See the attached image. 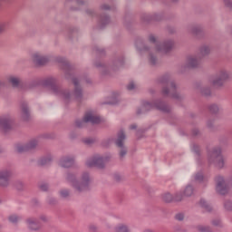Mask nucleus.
<instances>
[{
    "label": "nucleus",
    "mask_w": 232,
    "mask_h": 232,
    "mask_svg": "<svg viewBox=\"0 0 232 232\" xmlns=\"http://www.w3.org/2000/svg\"><path fill=\"white\" fill-rule=\"evenodd\" d=\"M56 61L62 64L63 70L65 72V78L72 79L74 85V92L73 94L70 93L68 89H63V87L57 85V79L53 77L45 78L42 84L45 88H48L56 95L57 97H61L64 101V102H70L75 99L78 102L82 101V89L81 88V83L86 82L87 84H92V79L88 76L75 78L73 74V67L70 65V63L64 57H57Z\"/></svg>",
    "instance_id": "nucleus-1"
},
{
    "label": "nucleus",
    "mask_w": 232,
    "mask_h": 232,
    "mask_svg": "<svg viewBox=\"0 0 232 232\" xmlns=\"http://www.w3.org/2000/svg\"><path fill=\"white\" fill-rule=\"evenodd\" d=\"M149 41L156 47L155 49L144 44V41L141 38L136 39L135 46L140 55H144V53H148L149 63L152 66H155V64H157V55L155 54V52H160V53H169V52L173 50V46L175 44V42H173V40L171 39L165 40L162 43L159 44L157 42V38L153 34H150L149 36Z\"/></svg>",
    "instance_id": "nucleus-2"
},
{
    "label": "nucleus",
    "mask_w": 232,
    "mask_h": 232,
    "mask_svg": "<svg viewBox=\"0 0 232 232\" xmlns=\"http://www.w3.org/2000/svg\"><path fill=\"white\" fill-rule=\"evenodd\" d=\"M65 180L75 189L78 193H84L90 189V185L92 184V176L88 172H82L77 179V173L67 172L65 175Z\"/></svg>",
    "instance_id": "nucleus-3"
},
{
    "label": "nucleus",
    "mask_w": 232,
    "mask_h": 232,
    "mask_svg": "<svg viewBox=\"0 0 232 232\" xmlns=\"http://www.w3.org/2000/svg\"><path fill=\"white\" fill-rule=\"evenodd\" d=\"M158 82L159 84H162V94L166 97H171V99H175L176 101H182V99H184V96L179 94L177 91V84H175V82L171 81L169 74L160 76L158 79Z\"/></svg>",
    "instance_id": "nucleus-4"
},
{
    "label": "nucleus",
    "mask_w": 232,
    "mask_h": 232,
    "mask_svg": "<svg viewBox=\"0 0 232 232\" xmlns=\"http://www.w3.org/2000/svg\"><path fill=\"white\" fill-rule=\"evenodd\" d=\"M94 66L98 68L99 72H101L102 75H108L111 72V70H119V68H122L124 66V56H119L116 57L111 66L108 65L107 63H104L102 62H96L94 63Z\"/></svg>",
    "instance_id": "nucleus-5"
},
{
    "label": "nucleus",
    "mask_w": 232,
    "mask_h": 232,
    "mask_svg": "<svg viewBox=\"0 0 232 232\" xmlns=\"http://www.w3.org/2000/svg\"><path fill=\"white\" fill-rule=\"evenodd\" d=\"M160 110V111H163L164 113H169L171 111V107L168 106V104L164 103L162 100H156L153 102H144L142 103L141 110H138V113H144L145 111H150V110Z\"/></svg>",
    "instance_id": "nucleus-6"
},
{
    "label": "nucleus",
    "mask_w": 232,
    "mask_h": 232,
    "mask_svg": "<svg viewBox=\"0 0 232 232\" xmlns=\"http://www.w3.org/2000/svg\"><path fill=\"white\" fill-rule=\"evenodd\" d=\"M209 52H211V49L208 45H203L199 49V54L197 55H191L187 58L186 61V68H197L200 64V58L205 57V55H209Z\"/></svg>",
    "instance_id": "nucleus-7"
},
{
    "label": "nucleus",
    "mask_w": 232,
    "mask_h": 232,
    "mask_svg": "<svg viewBox=\"0 0 232 232\" xmlns=\"http://www.w3.org/2000/svg\"><path fill=\"white\" fill-rule=\"evenodd\" d=\"M208 160L209 164H215L217 168L222 169L224 168V158L222 157V150L218 147L213 148L208 153Z\"/></svg>",
    "instance_id": "nucleus-8"
},
{
    "label": "nucleus",
    "mask_w": 232,
    "mask_h": 232,
    "mask_svg": "<svg viewBox=\"0 0 232 232\" xmlns=\"http://www.w3.org/2000/svg\"><path fill=\"white\" fill-rule=\"evenodd\" d=\"M87 122H90L91 124H99L101 122V117H99V115L95 114L93 111H88L83 116V119L77 120L75 124L77 128H84Z\"/></svg>",
    "instance_id": "nucleus-9"
},
{
    "label": "nucleus",
    "mask_w": 232,
    "mask_h": 232,
    "mask_svg": "<svg viewBox=\"0 0 232 232\" xmlns=\"http://www.w3.org/2000/svg\"><path fill=\"white\" fill-rule=\"evenodd\" d=\"M106 162H110V156H101L94 155L92 158H89L86 161V166L88 168H104Z\"/></svg>",
    "instance_id": "nucleus-10"
},
{
    "label": "nucleus",
    "mask_w": 232,
    "mask_h": 232,
    "mask_svg": "<svg viewBox=\"0 0 232 232\" xmlns=\"http://www.w3.org/2000/svg\"><path fill=\"white\" fill-rule=\"evenodd\" d=\"M39 144V140L33 139L26 144H17L15 146V151L17 153H24L26 151H30L32 150H35Z\"/></svg>",
    "instance_id": "nucleus-11"
},
{
    "label": "nucleus",
    "mask_w": 232,
    "mask_h": 232,
    "mask_svg": "<svg viewBox=\"0 0 232 232\" xmlns=\"http://www.w3.org/2000/svg\"><path fill=\"white\" fill-rule=\"evenodd\" d=\"M124 140H126V134L124 130H121L118 132V138L115 140V144L118 148H121L120 157L121 159L126 157V153H128V150L124 147Z\"/></svg>",
    "instance_id": "nucleus-12"
},
{
    "label": "nucleus",
    "mask_w": 232,
    "mask_h": 232,
    "mask_svg": "<svg viewBox=\"0 0 232 232\" xmlns=\"http://www.w3.org/2000/svg\"><path fill=\"white\" fill-rule=\"evenodd\" d=\"M216 191L219 195H226L229 191V186L222 176L216 177Z\"/></svg>",
    "instance_id": "nucleus-13"
},
{
    "label": "nucleus",
    "mask_w": 232,
    "mask_h": 232,
    "mask_svg": "<svg viewBox=\"0 0 232 232\" xmlns=\"http://www.w3.org/2000/svg\"><path fill=\"white\" fill-rule=\"evenodd\" d=\"M14 124V118L9 114H5L0 117V128L4 133H8L12 130Z\"/></svg>",
    "instance_id": "nucleus-14"
},
{
    "label": "nucleus",
    "mask_w": 232,
    "mask_h": 232,
    "mask_svg": "<svg viewBox=\"0 0 232 232\" xmlns=\"http://www.w3.org/2000/svg\"><path fill=\"white\" fill-rule=\"evenodd\" d=\"M227 79H229V72L226 70H220L218 74L213 77L211 82L213 86H222Z\"/></svg>",
    "instance_id": "nucleus-15"
},
{
    "label": "nucleus",
    "mask_w": 232,
    "mask_h": 232,
    "mask_svg": "<svg viewBox=\"0 0 232 232\" xmlns=\"http://www.w3.org/2000/svg\"><path fill=\"white\" fill-rule=\"evenodd\" d=\"M10 177H12L10 169H0V188H8L10 186Z\"/></svg>",
    "instance_id": "nucleus-16"
},
{
    "label": "nucleus",
    "mask_w": 232,
    "mask_h": 232,
    "mask_svg": "<svg viewBox=\"0 0 232 232\" xmlns=\"http://www.w3.org/2000/svg\"><path fill=\"white\" fill-rule=\"evenodd\" d=\"M31 59L34 64H37V66H44V64L50 61V56L36 52L31 55Z\"/></svg>",
    "instance_id": "nucleus-17"
},
{
    "label": "nucleus",
    "mask_w": 232,
    "mask_h": 232,
    "mask_svg": "<svg viewBox=\"0 0 232 232\" xmlns=\"http://www.w3.org/2000/svg\"><path fill=\"white\" fill-rule=\"evenodd\" d=\"M62 168H72L75 164V155H67L60 159L59 162Z\"/></svg>",
    "instance_id": "nucleus-18"
},
{
    "label": "nucleus",
    "mask_w": 232,
    "mask_h": 232,
    "mask_svg": "<svg viewBox=\"0 0 232 232\" xmlns=\"http://www.w3.org/2000/svg\"><path fill=\"white\" fill-rule=\"evenodd\" d=\"M164 202H180L184 198L182 192H177L175 196L171 195L170 193H165L162 197Z\"/></svg>",
    "instance_id": "nucleus-19"
},
{
    "label": "nucleus",
    "mask_w": 232,
    "mask_h": 232,
    "mask_svg": "<svg viewBox=\"0 0 232 232\" xmlns=\"http://www.w3.org/2000/svg\"><path fill=\"white\" fill-rule=\"evenodd\" d=\"M26 225L29 229H32L33 231H37L38 229H41V222H39V219L35 218H29L26 219Z\"/></svg>",
    "instance_id": "nucleus-20"
},
{
    "label": "nucleus",
    "mask_w": 232,
    "mask_h": 232,
    "mask_svg": "<svg viewBox=\"0 0 232 232\" xmlns=\"http://www.w3.org/2000/svg\"><path fill=\"white\" fill-rule=\"evenodd\" d=\"M188 32L195 37H202L204 35V29L200 25H190L188 28Z\"/></svg>",
    "instance_id": "nucleus-21"
},
{
    "label": "nucleus",
    "mask_w": 232,
    "mask_h": 232,
    "mask_svg": "<svg viewBox=\"0 0 232 232\" xmlns=\"http://www.w3.org/2000/svg\"><path fill=\"white\" fill-rule=\"evenodd\" d=\"M21 117L23 121H30V109L28 108V103L24 102L21 105Z\"/></svg>",
    "instance_id": "nucleus-22"
},
{
    "label": "nucleus",
    "mask_w": 232,
    "mask_h": 232,
    "mask_svg": "<svg viewBox=\"0 0 232 232\" xmlns=\"http://www.w3.org/2000/svg\"><path fill=\"white\" fill-rule=\"evenodd\" d=\"M141 19L144 23H151V21H160V19H162V15L159 14H146L142 15Z\"/></svg>",
    "instance_id": "nucleus-23"
},
{
    "label": "nucleus",
    "mask_w": 232,
    "mask_h": 232,
    "mask_svg": "<svg viewBox=\"0 0 232 232\" xmlns=\"http://www.w3.org/2000/svg\"><path fill=\"white\" fill-rule=\"evenodd\" d=\"M107 24H110V16H108L106 14H102L98 18V26L99 28L102 29Z\"/></svg>",
    "instance_id": "nucleus-24"
},
{
    "label": "nucleus",
    "mask_w": 232,
    "mask_h": 232,
    "mask_svg": "<svg viewBox=\"0 0 232 232\" xmlns=\"http://www.w3.org/2000/svg\"><path fill=\"white\" fill-rule=\"evenodd\" d=\"M7 81L13 88H19L21 86V78L17 76H9Z\"/></svg>",
    "instance_id": "nucleus-25"
},
{
    "label": "nucleus",
    "mask_w": 232,
    "mask_h": 232,
    "mask_svg": "<svg viewBox=\"0 0 232 232\" xmlns=\"http://www.w3.org/2000/svg\"><path fill=\"white\" fill-rule=\"evenodd\" d=\"M52 162V155H47L42 159L39 160L38 163L40 166H46Z\"/></svg>",
    "instance_id": "nucleus-26"
},
{
    "label": "nucleus",
    "mask_w": 232,
    "mask_h": 232,
    "mask_svg": "<svg viewBox=\"0 0 232 232\" xmlns=\"http://www.w3.org/2000/svg\"><path fill=\"white\" fill-rule=\"evenodd\" d=\"M195 191V188H193V186L187 185V187L183 190L184 197H191Z\"/></svg>",
    "instance_id": "nucleus-27"
},
{
    "label": "nucleus",
    "mask_w": 232,
    "mask_h": 232,
    "mask_svg": "<svg viewBox=\"0 0 232 232\" xmlns=\"http://www.w3.org/2000/svg\"><path fill=\"white\" fill-rule=\"evenodd\" d=\"M199 205L201 206V208H203V209L207 210V211H211L212 208L211 205L209 203H208V201H206V199H200L199 201Z\"/></svg>",
    "instance_id": "nucleus-28"
},
{
    "label": "nucleus",
    "mask_w": 232,
    "mask_h": 232,
    "mask_svg": "<svg viewBox=\"0 0 232 232\" xmlns=\"http://www.w3.org/2000/svg\"><path fill=\"white\" fill-rule=\"evenodd\" d=\"M195 180L197 182H208V179L206 178H204V174H202V172H198L195 175Z\"/></svg>",
    "instance_id": "nucleus-29"
},
{
    "label": "nucleus",
    "mask_w": 232,
    "mask_h": 232,
    "mask_svg": "<svg viewBox=\"0 0 232 232\" xmlns=\"http://www.w3.org/2000/svg\"><path fill=\"white\" fill-rule=\"evenodd\" d=\"M8 220L12 224H17V222H19V220H21V216H17L15 214H13V215L9 216Z\"/></svg>",
    "instance_id": "nucleus-30"
},
{
    "label": "nucleus",
    "mask_w": 232,
    "mask_h": 232,
    "mask_svg": "<svg viewBox=\"0 0 232 232\" xmlns=\"http://www.w3.org/2000/svg\"><path fill=\"white\" fill-rule=\"evenodd\" d=\"M115 229H116V232H130L128 226L124 224L118 225Z\"/></svg>",
    "instance_id": "nucleus-31"
},
{
    "label": "nucleus",
    "mask_w": 232,
    "mask_h": 232,
    "mask_svg": "<svg viewBox=\"0 0 232 232\" xmlns=\"http://www.w3.org/2000/svg\"><path fill=\"white\" fill-rule=\"evenodd\" d=\"M208 111L210 113H218L220 111V107L215 103H212L208 106Z\"/></svg>",
    "instance_id": "nucleus-32"
},
{
    "label": "nucleus",
    "mask_w": 232,
    "mask_h": 232,
    "mask_svg": "<svg viewBox=\"0 0 232 232\" xmlns=\"http://www.w3.org/2000/svg\"><path fill=\"white\" fill-rule=\"evenodd\" d=\"M191 150L193 151V153H195V155L197 156L198 159V157H200V149H199L198 145H197L195 143L192 144Z\"/></svg>",
    "instance_id": "nucleus-33"
},
{
    "label": "nucleus",
    "mask_w": 232,
    "mask_h": 232,
    "mask_svg": "<svg viewBox=\"0 0 232 232\" xmlns=\"http://www.w3.org/2000/svg\"><path fill=\"white\" fill-rule=\"evenodd\" d=\"M201 94L204 95V97H209V95H211V89L208 87H202Z\"/></svg>",
    "instance_id": "nucleus-34"
},
{
    "label": "nucleus",
    "mask_w": 232,
    "mask_h": 232,
    "mask_svg": "<svg viewBox=\"0 0 232 232\" xmlns=\"http://www.w3.org/2000/svg\"><path fill=\"white\" fill-rule=\"evenodd\" d=\"M198 229L200 232H213L211 227H209L208 226H199L198 227Z\"/></svg>",
    "instance_id": "nucleus-35"
},
{
    "label": "nucleus",
    "mask_w": 232,
    "mask_h": 232,
    "mask_svg": "<svg viewBox=\"0 0 232 232\" xmlns=\"http://www.w3.org/2000/svg\"><path fill=\"white\" fill-rule=\"evenodd\" d=\"M9 24H10L6 21L0 23V34H3V32L8 28Z\"/></svg>",
    "instance_id": "nucleus-36"
},
{
    "label": "nucleus",
    "mask_w": 232,
    "mask_h": 232,
    "mask_svg": "<svg viewBox=\"0 0 232 232\" xmlns=\"http://www.w3.org/2000/svg\"><path fill=\"white\" fill-rule=\"evenodd\" d=\"M111 101L109 102V104H117L119 102V94L118 93H113L111 96Z\"/></svg>",
    "instance_id": "nucleus-37"
},
{
    "label": "nucleus",
    "mask_w": 232,
    "mask_h": 232,
    "mask_svg": "<svg viewBox=\"0 0 232 232\" xmlns=\"http://www.w3.org/2000/svg\"><path fill=\"white\" fill-rule=\"evenodd\" d=\"M224 208L227 211H232V201L231 200L225 201Z\"/></svg>",
    "instance_id": "nucleus-38"
},
{
    "label": "nucleus",
    "mask_w": 232,
    "mask_h": 232,
    "mask_svg": "<svg viewBox=\"0 0 232 232\" xmlns=\"http://www.w3.org/2000/svg\"><path fill=\"white\" fill-rule=\"evenodd\" d=\"M60 195H61V197H63V198H66L70 196V190L63 189L60 191Z\"/></svg>",
    "instance_id": "nucleus-39"
},
{
    "label": "nucleus",
    "mask_w": 232,
    "mask_h": 232,
    "mask_svg": "<svg viewBox=\"0 0 232 232\" xmlns=\"http://www.w3.org/2000/svg\"><path fill=\"white\" fill-rule=\"evenodd\" d=\"M24 183H23V181H21V180H18V181H16L15 183H14V187L16 188V189H18L19 191L21 190V189H23V188H24Z\"/></svg>",
    "instance_id": "nucleus-40"
},
{
    "label": "nucleus",
    "mask_w": 232,
    "mask_h": 232,
    "mask_svg": "<svg viewBox=\"0 0 232 232\" xmlns=\"http://www.w3.org/2000/svg\"><path fill=\"white\" fill-rule=\"evenodd\" d=\"M213 226H216V227H222V221L218 218L212 220Z\"/></svg>",
    "instance_id": "nucleus-41"
},
{
    "label": "nucleus",
    "mask_w": 232,
    "mask_h": 232,
    "mask_svg": "<svg viewBox=\"0 0 232 232\" xmlns=\"http://www.w3.org/2000/svg\"><path fill=\"white\" fill-rule=\"evenodd\" d=\"M223 4L227 8L232 10V0H223Z\"/></svg>",
    "instance_id": "nucleus-42"
},
{
    "label": "nucleus",
    "mask_w": 232,
    "mask_h": 232,
    "mask_svg": "<svg viewBox=\"0 0 232 232\" xmlns=\"http://www.w3.org/2000/svg\"><path fill=\"white\" fill-rule=\"evenodd\" d=\"M84 144H87V146H91V144H93L95 142V140L92 138H86L83 140Z\"/></svg>",
    "instance_id": "nucleus-43"
},
{
    "label": "nucleus",
    "mask_w": 232,
    "mask_h": 232,
    "mask_svg": "<svg viewBox=\"0 0 232 232\" xmlns=\"http://www.w3.org/2000/svg\"><path fill=\"white\" fill-rule=\"evenodd\" d=\"M136 85L135 82H130L128 85H127V90H129V92H131L132 90H135Z\"/></svg>",
    "instance_id": "nucleus-44"
},
{
    "label": "nucleus",
    "mask_w": 232,
    "mask_h": 232,
    "mask_svg": "<svg viewBox=\"0 0 232 232\" xmlns=\"http://www.w3.org/2000/svg\"><path fill=\"white\" fill-rule=\"evenodd\" d=\"M40 189H41V191H48V184L42 183L40 185Z\"/></svg>",
    "instance_id": "nucleus-45"
},
{
    "label": "nucleus",
    "mask_w": 232,
    "mask_h": 232,
    "mask_svg": "<svg viewBox=\"0 0 232 232\" xmlns=\"http://www.w3.org/2000/svg\"><path fill=\"white\" fill-rule=\"evenodd\" d=\"M101 10H113V7H110V5L104 4L101 5Z\"/></svg>",
    "instance_id": "nucleus-46"
},
{
    "label": "nucleus",
    "mask_w": 232,
    "mask_h": 232,
    "mask_svg": "<svg viewBox=\"0 0 232 232\" xmlns=\"http://www.w3.org/2000/svg\"><path fill=\"white\" fill-rule=\"evenodd\" d=\"M176 220H179V221L184 220V214H182V213L177 214Z\"/></svg>",
    "instance_id": "nucleus-47"
},
{
    "label": "nucleus",
    "mask_w": 232,
    "mask_h": 232,
    "mask_svg": "<svg viewBox=\"0 0 232 232\" xmlns=\"http://www.w3.org/2000/svg\"><path fill=\"white\" fill-rule=\"evenodd\" d=\"M111 142H113V139L110 138V139L106 140L105 141H103L102 145L108 146L109 144H111Z\"/></svg>",
    "instance_id": "nucleus-48"
},
{
    "label": "nucleus",
    "mask_w": 232,
    "mask_h": 232,
    "mask_svg": "<svg viewBox=\"0 0 232 232\" xmlns=\"http://www.w3.org/2000/svg\"><path fill=\"white\" fill-rule=\"evenodd\" d=\"M40 220H42L43 222H48V218L45 215H42L40 217Z\"/></svg>",
    "instance_id": "nucleus-49"
},
{
    "label": "nucleus",
    "mask_w": 232,
    "mask_h": 232,
    "mask_svg": "<svg viewBox=\"0 0 232 232\" xmlns=\"http://www.w3.org/2000/svg\"><path fill=\"white\" fill-rule=\"evenodd\" d=\"M198 133H200V131L198 130V129H194L192 130V135H194V137H197V135H198Z\"/></svg>",
    "instance_id": "nucleus-50"
},
{
    "label": "nucleus",
    "mask_w": 232,
    "mask_h": 232,
    "mask_svg": "<svg viewBox=\"0 0 232 232\" xmlns=\"http://www.w3.org/2000/svg\"><path fill=\"white\" fill-rule=\"evenodd\" d=\"M75 4H76V5H79V6H81V5H84V1L76 0V1H75Z\"/></svg>",
    "instance_id": "nucleus-51"
},
{
    "label": "nucleus",
    "mask_w": 232,
    "mask_h": 232,
    "mask_svg": "<svg viewBox=\"0 0 232 232\" xmlns=\"http://www.w3.org/2000/svg\"><path fill=\"white\" fill-rule=\"evenodd\" d=\"M55 198H49V204H55Z\"/></svg>",
    "instance_id": "nucleus-52"
},
{
    "label": "nucleus",
    "mask_w": 232,
    "mask_h": 232,
    "mask_svg": "<svg viewBox=\"0 0 232 232\" xmlns=\"http://www.w3.org/2000/svg\"><path fill=\"white\" fill-rule=\"evenodd\" d=\"M90 229L92 231V232H95V231H97V227H95V226H91L90 227Z\"/></svg>",
    "instance_id": "nucleus-53"
},
{
    "label": "nucleus",
    "mask_w": 232,
    "mask_h": 232,
    "mask_svg": "<svg viewBox=\"0 0 232 232\" xmlns=\"http://www.w3.org/2000/svg\"><path fill=\"white\" fill-rule=\"evenodd\" d=\"M115 180H121V176L119 174L114 175Z\"/></svg>",
    "instance_id": "nucleus-54"
},
{
    "label": "nucleus",
    "mask_w": 232,
    "mask_h": 232,
    "mask_svg": "<svg viewBox=\"0 0 232 232\" xmlns=\"http://www.w3.org/2000/svg\"><path fill=\"white\" fill-rule=\"evenodd\" d=\"M130 130H137V125L136 124H132L130 125Z\"/></svg>",
    "instance_id": "nucleus-55"
},
{
    "label": "nucleus",
    "mask_w": 232,
    "mask_h": 232,
    "mask_svg": "<svg viewBox=\"0 0 232 232\" xmlns=\"http://www.w3.org/2000/svg\"><path fill=\"white\" fill-rule=\"evenodd\" d=\"M87 14H89V15H93V11L92 10H87Z\"/></svg>",
    "instance_id": "nucleus-56"
},
{
    "label": "nucleus",
    "mask_w": 232,
    "mask_h": 232,
    "mask_svg": "<svg viewBox=\"0 0 232 232\" xmlns=\"http://www.w3.org/2000/svg\"><path fill=\"white\" fill-rule=\"evenodd\" d=\"M99 53H104V49H98Z\"/></svg>",
    "instance_id": "nucleus-57"
},
{
    "label": "nucleus",
    "mask_w": 232,
    "mask_h": 232,
    "mask_svg": "<svg viewBox=\"0 0 232 232\" xmlns=\"http://www.w3.org/2000/svg\"><path fill=\"white\" fill-rule=\"evenodd\" d=\"M207 126H208V128H211L213 126V124H211V122L208 121Z\"/></svg>",
    "instance_id": "nucleus-58"
},
{
    "label": "nucleus",
    "mask_w": 232,
    "mask_h": 232,
    "mask_svg": "<svg viewBox=\"0 0 232 232\" xmlns=\"http://www.w3.org/2000/svg\"><path fill=\"white\" fill-rule=\"evenodd\" d=\"M144 232H153V231L150 229H147V230H144Z\"/></svg>",
    "instance_id": "nucleus-59"
},
{
    "label": "nucleus",
    "mask_w": 232,
    "mask_h": 232,
    "mask_svg": "<svg viewBox=\"0 0 232 232\" xmlns=\"http://www.w3.org/2000/svg\"><path fill=\"white\" fill-rule=\"evenodd\" d=\"M179 0H171L172 3H177Z\"/></svg>",
    "instance_id": "nucleus-60"
},
{
    "label": "nucleus",
    "mask_w": 232,
    "mask_h": 232,
    "mask_svg": "<svg viewBox=\"0 0 232 232\" xmlns=\"http://www.w3.org/2000/svg\"><path fill=\"white\" fill-rule=\"evenodd\" d=\"M3 84H4L3 82H0V86H3Z\"/></svg>",
    "instance_id": "nucleus-61"
},
{
    "label": "nucleus",
    "mask_w": 232,
    "mask_h": 232,
    "mask_svg": "<svg viewBox=\"0 0 232 232\" xmlns=\"http://www.w3.org/2000/svg\"><path fill=\"white\" fill-rule=\"evenodd\" d=\"M73 10H79V8L75 7V8H73Z\"/></svg>",
    "instance_id": "nucleus-62"
},
{
    "label": "nucleus",
    "mask_w": 232,
    "mask_h": 232,
    "mask_svg": "<svg viewBox=\"0 0 232 232\" xmlns=\"http://www.w3.org/2000/svg\"><path fill=\"white\" fill-rule=\"evenodd\" d=\"M1 202H2V200H1V198H0V204H1Z\"/></svg>",
    "instance_id": "nucleus-63"
}]
</instances>
